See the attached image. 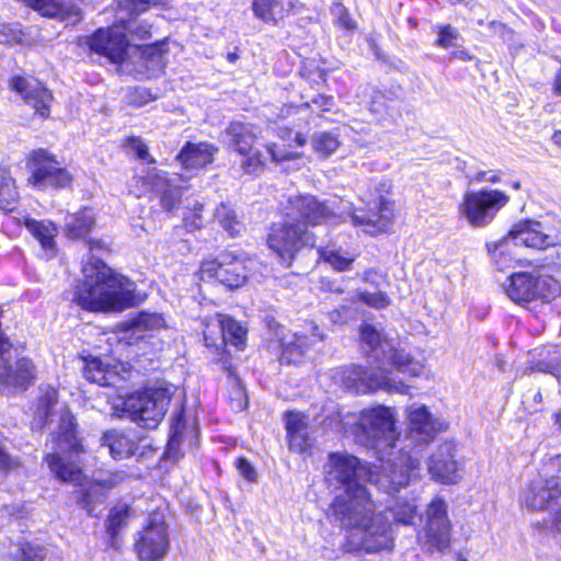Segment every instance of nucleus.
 Returning <instances> with one entry per match:
<instances>
[{
    "label": "nucleus",
    "mask_w": 561,
    "mask_h": 561,
    "mask_svg": "<svg viewBox=\"0 0 561 561\" xmlns=\"http://www.w3.org/2000/svg\"><path fill=\"white\" fill-rule=\"evenodd\" d=\"M409 433L425 445L446 430L443 422L434 419L426 405L412 409L407 414Z\"/></svg>",
    "instance_id": "22"
},
{
    "label": "nucleus",
    "mask_w": 561,
    "mask_h": 561,
    "mask_svg": "<svg viewBox=\"0 0 561 561\" xmlns=\"http://www.w3.org/2000/svg\"><path fill=\"white\" fill-rule=\"evenodd\" d=\"M312 148L321 158L331 156L341 145L339 134L327 130L316 133L311 139Z\"/></svg>",
    "instance_id": "47"
},
{
    "label": "nucleus",
    "mask_w": 561,
    "mask_h": 561,
    "mask_svg": "<svg viewBox=\"0 0 561 561\" xmlns=\"http://www.w3.org/2000/svg\"><path fill=\"white\" fill-rule=\"evenodd\" d=\"M426 520L416 538L427 553L444 551L450 547L453 524L448 517V506L442 496H434L425 510Z\"/></svg>",
    "instance_id": "13"
},
{
    "label": "nucleus",
    "mask_w": 561,
    "mask_h": 561,
    "mask_svg": "<svg viewBox=\"0 0 561 561\" xmlns=\"http://www.w3.org/2000/svg\"><path fill=\"white\" fill-rule=\"evenodd\" d=\"M124 141L125 145L129 146L134 150V153L138 159L146 161L147 163H154V159L150 154L148 146L144 142L141 137L128 136Z\"/></svg>",
    "instance_id": "57"
},
{
    "label": "nucleus",
    "mask_w": 561,
    "mask_h": 561,
    "mask_svg": "<svg viewBox=\"0 0 561 561\" xmlns=\"http://www.w3.org/2000/svg\"><path fill=\"white\" fill-rule=\"evenodd\" d=\"M549 482L561 496V455L554 457L548 465Z\"/></svg>",
    "instance_id": "62"
},
{
    "label": "nucleus",
    "mask_w": 561,
    "mask_h": 561,
    "mask_svg": "<svg viewBox=\"0 0 561 561\" xmlns=\"http://www.w3.org/2000/svg\"><path fill=\"white\" fill-rule=\"evenodd\" d=\"M24 32L14 25L4 24L0 27V44L15 45L23 42Z\"/></svg>",
    "instance_id": "58"
},
{
    "label": "nucleus",
    "mask_w": 561,
    "mask_h": 561,
    "mask_svg": "<svg viewBox=\"0 0 561 561\" xmlns=\"http://www.w3.org/2000/svg\"><path fill=\"white\" fill-rule=\"evenodd\" d=\"M420 468V460L408 453L390 460L382 467L379 480L385 479V486L389 492H396L410 483V478Z\"/></svg>",
    "instance_id": "21"
},
{
    "label": "nucleus",
    "mask_w": 561,
    "mask_h": 561,
    "mask_svg": "<svg viewBox=\"0 0 561 561\" xmlns=\"http://www.w3.org/2000/svg\"><path fill=\"white\" fill-rule=\"evenodd\" d=\"M92 53L107 58L113 64H124L128 57L129 43L126 34L112 27H99L89 37Z\"/></svg>",
    "instance_id": "18"
},
{
    "label": "nucleus",
    "mask_w": 561,
    "mask_h": 561,
    "mask_svg": "<svg viewBox=\"0 0 561 561\" xmlns=\"http://www.w3.org/2000/svg\"><path fill=\"white\" fill-rule=\"evenodd\" d=\"M534 365L539 371L561 377V351L558 347L547 351L546 357L536 360Z\"/></svg>",
    "instance_id": "48"
},
{
    "label": "nucleus",
    "mask_w": 561,
    "mask_h": 561,
    "mask_svg": "<svg viewBox=\"0 0 561 561\" xmlns=\"http://www.w3.org/2000/svg\"><path fill=\"white\" fill-rule=\"evenodd\" d=\"M204 205L195 203V205L186 213L182 220V228L186 232H195L205 227L203 218Z\"/></svg>",
    "instance_id": "52"
},
{
    "label": "nucleus",
    "mask_w": 561,
    "mask_h": 561,
    "mask_svg": "<svg viewBox=\"0 0 561 561\" xmlns=\"http://www.w3.org/2000/svg\"><path fill=\"white\" fill-rule=\"evenodd\" d=\"M118 482L117 473H113L107 479H92L89 484L95 490L98 495H106Z\"/></svg>",
    "instance_id": "63"
},
{
    "label": "nucleus",
    "mask_w": 561,
    "mask_h": 561,
    "mask_svg": "<svg viewBox=\"0 0 561 561\" xmlns=\"http://www.w3.org/2000/svg\"><path fill=\"white\" fill-rule=\"evenodd\" d=\"M318 262L328 264L335 272H347L352 268L356 256L345 255L341 248L321 245L317 249Z\"/></svg>",
    "instance_id": "40"
},
{
    "label": "nucleus",
    "mask_w": 561,
    "mask_h": 561,
    "mask_svg": "<svg viewBox=\"0 0 561 561\" xmlns=\"http://www.w3.org/2000/svg\"><path fill=\"white\" fill-rule=\"evenodd\" d=\"M91 256L94 254H111L113 253V242L111 240L87 238L84 240Z\"/></svg>",
    "instance_id": "61"
},
{
    "label": "nucleus",
    "mask_w": 561,
    "mask_h": 561,
    "mask_svg": "<svg viewBox=\"0 0 561 561\" xmlns=\"http://www.w3.org/2000/svg\"><path fill=\"white\" fill-rule=\"evenodd\" d=\"M21 461L13 457L0 440V472L7 474L12 470L19 469Z\"/></svg>",
    "instance_id": "60"
},
{
    "label": "nucleus",
    "mask_w": 561,
    "mask_h": 561,
    "mask_svg": "<svg viewBox=\"0 0 561 561\" xmlns=\"http://www.w3.org/2000/svg\"><path fill=\"white\" fill-rule=\"evenodd\" d=\"M219 320L225 336V348H227V342L229 341L238 351H242L247 344V328L229 316L221 317Z\"/></svg>",
    "instance_id": "43"
},
{
    "label": "nucleus",
    "mask_w": 561,
    "mask_h": 561,
    "mask_svg": "<svg viewBox=\"0 0 561 561\" xmlns=\"http://www.w3.org/2000/svg\"><path fill=\"white\" fill-rule=\"evenodd\" d=\"M279 220L266 228L264 242L267 250L284 268H290L305 250L316 248L312 228L331 224L336 214L325 199L310 193L288 196L277 206Z\"/></svg>",
    "instance_id": "2"
},
{
    "label": "nucleus",
    "mask_w": 561,
    "mask_h": 561,
    "mask_svg": "<svg viewBox=\"0 0 561 561\" xmlns=\"http://www.w3.org/2000/svg\"><path fill=\"white\" fill-rule=\"evenodd\" d=\"M170 548V537L164 513L150 512L133 545L138 561H160Z\"/></svg>",
    "instance_id": "14"
},
{
    "label": "nucleus",
    "mask_w": 561,
    "mask_h": 561,
    "mask_svg": "<svg viewBox=\"0 0 561 561\" xmlns=\"http://www.w3.org/2000/svg\"><path fill=\"white\" fill-rule=\"evenodd\" d=\"M220 369L225 371L229 378L227 385L228 403L231 410L236 412L244 411L249 405V396L245 386L241 381L233 363H226L220 366Z\"/></svg>",
    "instance_id": "32"
},
{
    "label": "nucleus",
    "mask_w": 561,
    "mask_h": 561,
    "mask_svg": "<svg viewBox=\"0 0 561 561\" xmlns=\"http://www.w3.org/2000/svg\"><path fill=\"white\" fill-rule=\"evenodd\" d=\"M331 69L328 62L321 57L305 58L299 68V77L314 91L329 88Z\"/></svg>",
    "instance_id": "28"
},
{
    "label": "nucleus",
    "mask_w": 561,
    "mask_h": 561,
    "mask_svg": "<svg viewBox=\"0 0 561 561\" xmlns=\"http://www.w3.org/2000/svg\"><path fill=\"white\" fill-rule=\"evenodd\" d=\"M24 225L31 234L41 243L44 250H53L56 247V227L51 222H45L31 217H24L23 220L19 218H10L2 224L3 229L10 226L21 228Z\"/></svg>",
    "instance_id": "29"
},
{
    "label": "nucleus",
    "mask_w": 561,
    "mask_h": 561,
    "mask_svg": "<svg viewBox=\"0 0 561 561\" xmlns=\"http://www.w3.org/2000/svg\"><path fill=\"white\" fill-rule=\"evenodd\" d=\"M80 359L83 362V376L89 382L102 387L111 385L112 371L108 364L94 355H80Z\"/></svg>",
    "instance_id": "38"
},
{
    "label": "nucleus",
    "mask_w": 561,
    "mask_h": 561,
    "mask_svg": "<svg viewBox=\"0 0 561 561\" xmlns=\"http://www.w3.org/2000/svg\"><path fill=\"white\" fill-rule=\"evenodd\" d=\"M236 468L247 481L255 482L257 480L254 467L245 457L240 456L236 459Z\"/></svg>",
    "instance_id": "64"
},
{
    "label": "nucleus",
    "mask_w": 561,
    "mask_h": 561,
    "mask_svg": "<svg viewBox=\"0 0 561 561\" xmlns=\"http://www.w3.org/2000/svg\"><path fill=\"white\" fill-rule=\"evenodd\" d=\"M214 218L230 238L238 237L243 229L237 211L226 203H220L215 208Z\"/></svg>",
    "instance_id": "42"
},
{
    "label": "nucleus",
    "mask_w": 561,
    "mask_h": 561,
    "mask_svg": "<svg viewBox=\"0 0 561 561\" xmlns=\"http://www.w3.org/2000/svg\"><path fill=\"white\" fill-rule=\"evenodd\" d=\"M186 424L185 419V408L184 404L180 407V409L173 413L171 417V430H170V444H179L183 436V430Z\"/></svg>",
    "instance_id": "56"
},
{
    "label": "nucleus",
    "mask_w": 561,
    "mask_h": 561,
    "mask_svg": "<svg viewBox=\"0 0 561 561\" xmlns=\"http://www.w3.org/2000/svg\"><path fill=\"white\" fill-rule=\"evenodd\" d=\"M363 469L359 458L346 451H331L324 465L323 481L328 489L342 490L327 512L346 529H363L364 536L356 550L378 553L393 549L390 524L380 513H375V502L366 485L359 482Z\"/></svg>",
    "instance_id": "1"
},
{
    "label": "nucleus",
    "mask_w": 561,
    "mask_h": 561,
    "mask_svg": "<svg viewBox=\"0 0 561 561\" xmlns=\"http://www.w3.org/2000/svg\"><path fill=\"white\" fill-rule=\"evenodd\" d=\"M3 313L0 305V392L20 394L34 387L38 379V368L28 355L16 356L13 360L8 356L12 342L2 330Z\"/></svg>",
    "instance_id": "7"
},
{
    "label": "nucleus",
    "mask_w": 561,
    "mask_h": 561,
    "mask_svg": "<svg viewBox=\"0 0 561 561\" xmlns=\"http://www.w3.org/2000/svg\"><path fill=\"white\" fill-rule=\"evenodd\" d=\"M559 497V493L549 482V476L547 474L542 481H535L529 484L525 503L529 510L545 511Z\"/></svg>",
    "instance_id": "31"
},
{
    "label": "nucleus",
    "mask_w": 561,
    "mask_h": 561,
    "mask_svg": "<svg viewBox=\"0 0 561 561\" xmlns=\"http://www.w3.org/2000/svg\"><path fill=\"white\" fill-rule=\"evenodd\" d=\"M204 344L211 352V360L214 364L222 366L226 363L232 362L230 352L225 348V336L220 327V320L218 324L207 323L203 331Z\"/></svg>",
    "instance_id": "34"
},
{
    "label": "nucleus",
    "mask_w": 561,
    "mask_h": 561,
    "mask_svg": "<svg viewBox=\"0 0 561 561\" xmlns=\"http://www.w3.org/2000/svg\"><path fill=\"white\" fill-rule=\"evenodd\" d=\"M165 0H122V7L130 18H136L151 8L164 4Z\"/></svg>",
    "instance_id": "55"
},
{
    "label": "nucleus",
    "mask_w": 561,
    "mask_h": 561,
    "mask_svg": "<svg viewBox=\"0 0 561 561\" xmlns=\"http://www.w3.org/2000/svg\"><path fill=\"white\" fill-rule=\"evenodd\" d=\"M312 105H314L322 113H329L335 106V100L331 94L318 93L311 98V100H306L300 104H285L280 108V116L287 117L291 114H296L300 108L310 110Z\"/></svg>",
    "instance_id": "41"
},
{
    "label": "nucleus",
    "mask_w": 561,
    "mask_h": 561,
    "mask_svg": "<svg viewBox=\"0 0 561 561\" xmlns=\"http://www.w3.org/2000/svg\"><path fill=\"white\" fill-rule=\"evenodd\" d=\"M510 202V196L497 188L466 191L458 204V214L473 227L488 226Z\"/></svg>",
    "instance_id": "12"
},
{
    "label": "nucleus",
    "mask_w": 561,
    "mask_h": 561,
    "mask_svg": "<svg viewBox=\"0 0 561 561\" xmlns=\"http://www.w3.org/2000/svg\"><path fill=\"white\" fill-rule=\"evenodd\" d=\"M85 477L81 480L80 484L77 485L79 489L75 492L76 502L80 507L87 511L88 515H92L99 495L89 482L87 484L82 483Z\"/></svg>",
    "instance_id": "51"
},
{
    "label": "nucleus",
    "mask_w": 561,
    "mask_h": 561,
    "mask_svg": "<svg viewBox=\"0 0 561 561\" xmlns=\"http://www.w3.org/2000/svg\"><path fill=\"white\" fill-rule=\"evenodd\" d=\"M302 8L299 0H252L251 3L253 15L272 26L284 25L289 16L299 13Z\"/></svg>",
    "instance_id": "20"
},
{
    "label": "nucleus",
    "mask_w": 561,
    "mask_h": 561,
    "mask_svg": "<svg viewBox=\"0 0 561 561\" xmlns=\"http://www.w3.org/2000/svg\"><path fill=\"white\" fill-rule=\"evenodd\" d=\"M456 443L450 439L439 444L428 458L427 470L435 482L442 484H457L461 478L462 466L456 459Z\"/></svg>",
    "instance_id": "16"
},
{
    "label": "nucleus",
    "mask_w": 561,
    "mask_h": 561,
    "mask_svg": "<svg viewBox=\"0 0 561 561\" xmlns=\"http://www.w3.org/2000/svg\"><path fill=\"white\" fill-rule=\"evenodd\" d=\"M96 226V218L90 206H82L69 215L65 227V236L70 240H85Z\"/></svg>",
    "instance_id": "30"
},
{
    "label": "nucleus",
    "mask_w": 561,
    "mask_h": 561,
    "mask_svg": "<svg viewBox=\"0 0 561 561\" xmlns=\"http://www.w3.org/2000/svg\"><path fill=\"white\" fill-rule=\"evenodd\" d=\"M171 399L172 393L165 387L146 388L124 400V411L140 427L154 430L163 420Z\"/></svg>",
    "instance_id": "11"
},
{
    "label": "nucleus",
    "mask_w": 561,
    "mask_h": 561,
    "mask_svg": "<svg viewBox=\"0 0 561 561\" xmlns=\"http://www.w3.org/2000/svg\"><path fill=\"white\" fill-rule=\"evenodd\" d=\"M23 7L45 19H55L66 25L76 26L84 18L83 10L76 0H18Z\"/></svg>",
    "instance_id": "19"
},
{
    "label": "nucleus",
    "mask_w": 561,
    "mask_h": 561,
    "mask_svg": "<svg viewBox=\"0 0 561 561\" xmlns=\"http://www.w3.org/2000/svg\"><path fill=\"white\" fill-rule=\"evenodd\" d=\"M20 199L16 180L12 176L10 167L0 163V211L13 213L20 204Z\"/></svg>",
    "instance_id": "35"
},
{
    "label": "nucleus",
    "mask_w": 561,
    "mask_h": 561,
    "mask_svg": "<svg viewBox=\"0 0 561 561\" xmlns=\"http://www.w3.org/2000/svg\"><path fill=\"white\" fill-rule=\"evenodd\" d=\"M226 134L229 138V147L239 156L249 153L255 148L257 136L243 122L231 121L226 128Z\"/></svg>",
    "instance_id": "33"
},
{
    "label": "nucleus",
    "mask_w": 561,
    "mask_h": 561,
    "mask_svg": "<svg viewBox=\"0 0 561 561\" xmlns=\"http://www.w3.org/2000/svg\"><path fill=\"white\" fill-rule=\"evenodd\" d=\"M197 276L203 282L220 284L228 289H238L249 279L245 257L237 250L226 248L214 257L199 262Z\"/></svg>",
    "instance_id": "10"
},
{
    "label": "nucleus",
    "mask_w": 561,
    "mask_h": 561,
    "mask_svg": "<svg viewBox=\"0 0 561 561\" xmlns=\"http://www.w3.org/2000/svg\"><path fill=\"white\" fill-rule=\"evenodd\" d=\"M398 99L399 96L392 88L375 89L371 93L368 111L378 121L386 119L392 115Z\"/></svg>",
    "instance_id": "37"
},
{
    "label": "nucleus",
    "mask_w": 561,
    "mask_h": 561,
    "mask_svg": "<svg viewBox=\"0 0 561 561\" xmlns=\"http://www.w3.org/2000/svg\"><path fill=\"white\" fill-rule=\"evenodd\" d=\"M82 276L72 288L71 304L90 313L122 312L136 306L128 278L102 259L90 256L81 267Z\"/></svg>",
    "instance_id": "3"
},
{
    "label": "nucleus",
    "mask_w": 561,
    "mask_h": 561,
    "mask_svg": "<svg viewBox=\"0 0 561 561\" xmlns=\"http://www.w3.org/2000/svg\"><path fill=\"white\" fill-rule=\"evenodd\" d=\"M283 417L289 449L298 454L309 451L312 444L307 434V415L296 410H288L284 413Z\"/></svg>",
    "instance_id": "24"
},
{
    "label": "nucleus",
    "mask_w": 561,
    "mask_h": 561,
    "mask_svg": "<svg viewBox=\"0 0 561 561\" xmlns=\"http://www.w3.org/2000/svg\"><path fill=\"white\" fill-rule=\"evenodd\" d=\"M390 513L393 522L398 525H412L415 517L417 516V506L408 501V500H400L397 499L393 501L391 505H389L385 512H377L375 510V513L382 514L386 518V520L391 525V522L388 519L386 513ZM392 531V527L390 526V533ZM390 537L393 539L392 535L390 534ZM394 543V541L392 540Z\"/></svg>",
    "instance_id": "39"
},
{
    "label": "nucleus",
    "mask_w": 561,
    "mask_h": 561,
    "mask_svg": "<svg viewBox=\"0 0 561 561\" xmlns=\"http://www.w3.org/2000/svg\"><path fill=\"white\" fill-rule=\"evenodd\" d=\"M435 33L437 36L434 45L442 49L457 47L456 42L461 38L459 32L449 23L436 26Z\"/></svg>",
    "instance_id": "50"
},
{
    "label": "nucleus",
    "mask_w": 561,
    "mask_h": 561,
    "mask_svg": "<svg viewBox=\"0 0 561 561\" xmlns=\"http://www.w3.org/2000/svg\"><path fill=\"white\" fill-rule=\"evenodd\" d=\"M393 185L390 180L374 184L364 206L351 213L354 226L362 227L370 237L389 234L398 215L397 201L392 198Z\"/></svg>",
    "instance_id": "6"
},
{
    "label": "nucleus",
    "mask_w": 561,
    "mask_h": 561,
    "mask_svg": "<svg viewBox=\"0 0 561 561\" xmlns=\"http://www.w3.org/2000/svg\"><path fill=\"white\" fill-rule=\"evenodd\" d=\"M25 164L28 171L27 184L36 190L61 191L73 185L75 175L46 148L32 149L25 157Z\"/></svg>",
    "instance_id": "9"
},
{
    "label": "nucleus",
    "mask_w": 561,
    "mask_h": 561,
    "mask_svg": "<svg viewBox=\"0 0 561 561\" xmlns=\"http://www.w3.org/2000/svg\"><path fill=\"white\" fill-rule=\"evenodd\" d=\"M359 423L363 431L374 439L383 438L394 431V419L389 408L385 405L364 409L359 415Z\"/></svg>",
    "instance_id": "25"
},
{
    "label": "nucleus",
    "mask_w": 561,
    "mask_h": 561,
    "mask_svg": "<svg viewBox=\"0 0 561 561\" xmlns=\"http://www.w3.org/2000/svg\"><path fill=\"white\" fill-rule=\"evenodd\" d=\"M156 100L149 89L134 88L128 94V104L133 107H141Z\"/></svg>",
    "instance_id": "59"
},
{
    "label": "nucleus",
    "mask_w": 561,
    "mask_h": 561,
    "mask_svg": "<svg viewBox=\"0 0 561 561\" xmlns=\"http://www.w3.org/2000/svg\"><path fill=\"white\" fill-rule=\"evenodd\" d=\"M241 169L249 175H257L265 170V162L262 152L255 147L249 153L240 154Z\"/></svg>",
    "instance_id": "49"
},
{
    "label": "nucleus",
    "mask_w": 561,
    "mask_h": 561,
    "mask_svg": "<svg viewBox=\"0 0 561 561\" xmlns=\"http://www.w3.org/2000/svg\"><path fill=\"white\" fill-rule=\"evenodd\" d=\"M131 516V506L126 503L113 505L108 510L105 530L113 546H116L119 535L128 526Z\"/></svg>",
    "instance_id": "36"
},
{
    "label": "nucleus",
    "mask_w": 561,
    "mask_h": 561,
    "mask_svg": "<svg viewBox=\"0 0 561 561\" xmlns=\"http://www.w3.org/2000/svg\"><path fill=\"white\" fill-rule=\"evenodd\" d=\"M8 88L33 108L35 117L42 121L51 117V106L55 98L53 91L44 81L30 75H14L9 78Z\"/></svg>",
    "instance_id": "15"
},
{
    "label": "nucleus",
    "mask_w": 561,
    "mask_h": 561,
    "mask_svg": "<svg viewBox=\"0 0 561 561\" xmlns=\"http://www.w3.org/2000/svg\"><path fill=\"white\" fill-rule=\"evenodd\" d=\"M359 339L368 346L370 365L379 369L371 373L367 369L360 371L359 379L371 390H386L408 394L410 387L403 381H396L390 376V370L382 369L386 364L409 377L421 375L423 366L403 348L396 346L391 340L382 336L373 324L364 323L359 327Z\"/></svg>",
    "instance_id": "4"
},
{
    "label": "nucleus",
    "mask_w": 561,
    "mask_h": 561,
    "mask_svg": "<svg viewBox=\"0 0 561 561\" xmlns=\"http://www.w3.org/2000/svg\"><path fill=\"white\" fill-rule=\"evenodd\" d=\"M357 299L366 306L377 310L386 309L392 302L389 295L381 290L375 293H369L367 290L357 291Z\"/></svg>",
    "instance_id": "53"
},
{
    "label": "nucleus",
    "mask_w": 561,
    "mask_h": 561,
    "mask_svg": "<svg viewBox=\"0 0 561 561\" xmlns=\"http://www.w3.org/2000/svg\"><path fill=\"white\" fill-rule=\"evenodd\" d=\"M218 148L209 142L186 141L175 156V160L185 170H198L213 163Z\"/></svg>",
    "instance_id": "26"
},
{
    "label": "nucleus",
    "mask_w": 561,
    "mask_h": 561,
    "mask_svg": "<svg viewBox=\"0 0 561 561\" xmlns=\"http://www.w3.org/2000/svg\"><path fill=\"white\" fill-rule=\"evenodd\" d=\"M518 247L516 240L511 238L508 232L500 240L488 243L489 253L499 271L504 272L516 264L525 267L530 265L529 261L517 259L516 249Z\"/></svg>",
    "instance_id": "27"
},
{
    "label": "nucleus",
    "mask_w": 561,
    "mask_h": 561,
    "mask_svg": "<svg viewBox=\"0 0 561 561\" xmlns=\"http://www.w3.org/2000/svg\"><path fill=\"white\" fill-rule=\"evenodd\" d=\"M331 12L335 18V23L345 31H354L357 27V23L352 18L348 9L343 4L342 1H334L331 8Z\"/></svg>",
    "instance_id": "54"
},
{
    "label": "nucleus",
    "mask_w": 561,
    "mask_h": 561,
    "mask_svg": "<svg viewBox=\"0 0 561 561\" xmlns=\"http://www.w3.org/2000/svg\"><path fill=\"white\" fill-rule=\"evenodd\" d=\"M307 340L306 335L295 334L293 341L283 343L278 356L279 363L283 365L300 363L308 348Z\"/></svg>",
    "instance_id": "44"
},
{
    "label": "nucleus",
    "mask_w": 561,
    "mask_h": 561,
    "mask_svg": "<svg viewBox=\"0 0 561 561\" xmlns=\"http://www.w3.org/2000/svg\"><path fill=\"white\" fill-rule=\"evenodd\" d=\"M47 548L34 540H20L12 561H45Z\"/></svg>",
    "instance_id": "46"
},
{
    "label": "nucleus",
    "mask_w": 561,
    "mask_h": 561,
    "mask_svg": "<svg viewBox=\"0 0 561 561\" xmlns=\"http://www.w3.org/2000/svg\"><path fill=\"white\" fill-rule=\"evenodd\" d=\"M508 236L516 240L518 245L535 250H546L561 244V232H552L537 220L522 219L514 222L508 230Z\"/></svg>",
    "instance_id": "17"
},
{
    "label": "nucleus",
    "mask_w": 561,
    "mask_h": 561,
    "mask_svg": "<svg viewBox=\"0 0 561 561\" xmlns=\"http://www.w3.org/2000/svg\"><path fill=\"white\" fill-rule=\"evenodd\" d=\"M141 435L137 431H107L102 435V443L110 449L116 460L131 458L139 453Z\"/></svg>",
    "instance_id": "23"
},
{
    "label": "nucleus",
    "mask_w": 561,
    "mask_h": 561,
    "mask_svg": "<svg viewBox=\"0 0 561 561\" xmlns=\"http://www.w3.org/2000/svg\"><path fill=\"white\" fill-rule=\"evenodd\" d=\"M168 38L159 39L150 44H138L135 45V49L138 51L139 57L146 65L156 66L162 64L164 56L169 51Z\"/></svg>",
    "instance_id": "45"
},
{
    "label": "nucleus",
    "mask_w": 561,
    "mask_h": 561,
    "mask_svg": "<svg viewBox=\"0 0 561 561\" xmlns=\"http://www.w3.org/2000/svg\"><path fill=\"white\" fill-rule=\"evenodd\" d=\"M505 294L514 304L528 309L534 302L551 304L561 295V285L550 275L520 271L507 277Z\"/></svg>",
    "instance_id": "8"
},
{
    "label": "nucleus",
    "mask_w": 561,
    "mask_h": 561,
    "mask_svg": "<svg viewBox=\"0 0 561 561\" xmlns=\"http://www.w3.org/2000/svg\"><path fill=\"white\" fill-rule=\"evenodd\" d=\"M54 450L44 454L50 477L61 484L78 485L84 478L79 458L88 451L77 417L70 411L60 414L57 428L50 433Z\"/></svg>",
    "instance_id": "5"
}]
</instances>
